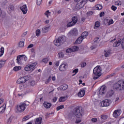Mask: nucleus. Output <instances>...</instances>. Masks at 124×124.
I'll list each match as a JSON object with an SVG mask.
<instances>
[{"instance_id": "obj_1", "label": "nucleus", "mask_w": 124, "mask_h": 124, "mask_svg": "<svg viewBox=\"0 0 124 124\" xmlns=\"http://www.w3.org/2000/svg\"><path fill=\"white\" fill-rule=\"evenodd\" d=\"M93 79L96 80L101 76V69L100 66L95 67L93 70Z\"/></svg>"}, {"instance_id": "obj_2", "label": "nucleus", "mask_w": 124, "mask_h": 124, "mask_svg": "<svg viewBox=\"0 0 124 124\" xmlns=\"http://www.w3.org/2000/svg\"><path fill=\"white\" fill-rule=\"evenodd\" d=\"M83 113V109L81 107H77L73 110V114L77 118H81Z\"/></svg>"}, {"instance_id": "obj_3", "label": "nucleus", "mask_w": 124, "mask_h": 124, "mask_svg": "<svg viewBox=\"0 0 124 124\" xmlns=\"http://www.w3.org/2000/svg\"><path fill=\"white\" fill-rule=\"evenodd\" d=\"M113 89L117 91H124V80H121L114 84Z\"/></svg>"}, {"instance_id": "obj_4", "label": "nucleus", "mask_w": 124, "mask_h": 124, "mask_svg": "<svg viewBox=\"0 0 124 124\" xmlns=\"http://www.w3.org/2000/svg\"><path fill=\"white\" fill-rule=\"evenodd\" d=\"M65 41H66V37L64 36H62V37H59L55 42L54 41V44L57 46H61V45L63 44Z\"/></svg>"}, {"instance_id": "obj_5", "label": "nucleus", "mask_w": 124, "mask_h": 124, "mask_svg": "<svg viewBox=\"0 0 124 124\" xmlns=\"http://www.w3.org/2000/svg\"><path fill=\"white\" fill-rule=\"evenodd\" d=\"M29 104H27L26 103H22L17 106L16 109L18 112H24L26 109V106H28Z\"/></svg>"}, {"instance_id": "obj_6", "label": "nucleus", "mask_w": 124, "mask_h": 124, "mask_svg": "<svg viewBox=\"0 0 124 124\" xmlns=\"http://www.w3.org/2000/svg\"><path fill=\"white\" fill-rule=\"evenodd\" d=\"M87 0H80L78 1L76 6V9H81V8H83L84 5L87 3Z\"/></svg>"}, {"instance_id": "obj_7", "label": "nucleus", "mask_w": 124, "mask_h": 124, "mask_svg": "<svg viewBox=\"0 0 124 124\" xmlns=\"http://www.w3.org/2000/svg\"><path fill=\"white\" fill-rule=\"evenodd\" d=\"M37 63H33L32 64H28L24 68L25 71H33L34 67L36 66Z\"/></svg>"}, {"instance_id": "obj_8", "label": "nucleus", "mask_w": 124, "mask_h": 124, "mask_svg": "<svg viewBox=\"0 0 124 124\" xmlns=\"http://www.w3.org/2000/svg\"><path fill=\"white\" fill-rule=\"evenodd\" d=\"M23 60L27 61V58L25 55H18L17 57L16 62L18 64H21V62H23Z\"/></svg>"}, {"instance_id": "obj_9", "label": "nucleus", "mask_w": 124, "mask_h": 124, "mask_svg": "<svg viewBox=\"0 0 124 124\" xmlns=\"http://www.w3.org/2000/svg\"><path fill=\"white\" fill-rule=\"evenodd\" d=\"M77 22H78V17H77V16H74L72 18V21L67 24V27H72V26H74Z\"/></svg>"}, {"instance_id": "obj_10", "label": "nucleus", "mask_w": 124, "mask_h": 124, "mask_svg": "<svg viewBox=\"0 0 124 124\" xmlns=\"http://www.w3.org/2000/svg\"><path fill=\"white\" fill-rule=\"evenodd\" d=\"M99 39V37L95 38L93 40V43L92 44V46L90 47L91 50H93L95 49L98 44V40Z\"/></svg>"}, {"instance_id": "obj_11", "label": "nucleus", "mask_w": 124, "mask_h": 124, "mask_svg": "<svg viewBox=\"0 0 124 124\" xmlns=\"http://www.w3.org/2000/svg\"><path fill=\"white\" fill-rule=\"evenodd\" d=\"M110 105V101L109 100H105L101 103V106L102 107H107V106H109Z\"/></svg>"}, {"instance_id": "obj_12", "label": "nucleus", "mask_w": 124, "mask_h": 124, "mask_svg": "<svg viewBox=\"0 0 124 124\" xmlns=\"http://www.w3.org/2000/svg\"><path fill=\"white\" fill-rule=\"evenodd\" d=\"M105 93H106V87L105 86H101L99 91V94L102 95L103 94H104Z\"/></svg>"}, {"instance_id": "obj_13", "label": "nucleus", "mask_w": 124, "mask_h": 124, "mask_svg": "<svg viewBox=\"0 0 124 124\" xmlns=\"http://www.w3.org/2000/svg\"><path fill=\"white\" fill-rule=\"evenodd\" d=\"M120 115H121V110L120 109L115 110L113 112V116L114 118H118Z\"/></svg>"}, {"instance_id": "obj_14", "label": "nucleus", "mask_w": 124, "mask_h": 124, "mask_svg": "<svg viewBox=\"0 0 124 124\" xmlns=\"http://www.w3.org/2000/svg\"><path fill=\"white\" fill-rule=\"evenodd\" d=\"M20 9L22 11L23 14H27V12H28V7L26 5H24L21 6Z\"/></svg>"}, {"instance_id": "obj_15", "label": "nucleus", "mask_w": 124, "mask_h": 124, "mask_svg": "<svg viewBox=\"0 0 124 124\" xmlns=\"http://www.w3.org/2000/svg\"><path fill=\"white\" fill-rule=\"evenodd\" d=\"M67 67V64H62L59 67L60 71H65V69Z\"/></svg>"}, {"instance_id": "obj_16", "label": "nucleus", "mask_w": 124, "mask_h": 124, "mask_svg": "<svg viewBox=\"0 0 124 124\" xmlns=\"http://www.w3.org/2000/svg\"><path fill=\"white\" fill-rule=\"evenodd\" d=\"M70 34L72 35H78V30H77V29L75 28L71 31Z\"/></svg>"}, {"instance_id": "obj_17", "label": "nucleus", "mask_w": 124, "mask_h": 124, "mask_svg": "<svg viewBox=\"0 0 124 124\" xmlns=\"http://www.w3.org/2000/svg\"><path fill=\"white\" fill-rule=\"evenodd\" d=\"M5 109H6V104H4L0 107V114H2L5 111Z\"/></svg>"}, {"instance_id": "obj_18", "label": "nucleus", "mask_w": 124, "mask_h": 124, "mask_svg": "<svg viewBox=\"0 0 124 124\" xmlns=\"http://www.w3.org/2000/svg\"><path fill=\"white\" fill-rule=\"evenodd\" d=\"M44 106L46 109H49V108H50L51 106H52V104H51L50 103H48L47 102H45L44 103Z\"/></svg>"}, {"instance_id": "obj_19", "label": "nucleus", "mask_w": 124, "mask_h": 124, "mask_svg": "<svg viewBox=\"0 0 124 124\" xmlns=\"http://www.w3.org/2000/svg\"><path fill=\"white\" fill-rule=\"evenodd\" d=\"M16 83L17 84H24L25 82L24 78L21 77L17 79Z\"/></svg>"}, {"instance_id": "obj_20", "label": "nucleus", "mask_w": 124, "mask_h": 124, "mask_svg": "<svg viewBox=\"0 0 124 124\" xmlns=\"http://www.w3.org/2000/svg\"><path fill=\"white\" fill-rule=\"evenodd\" d=\"M83 39H83L82 36L78 37V39L76 41L75 43V44H80L82 42V41H83Z\"/></svg>"}, {"instance_id": "obj_21", "label": "nucleus", "mask_w": 124, "mask_h": 124, "mask_svg": "<svg viewBox=\"0 0 124 124\" xmlns=\"http://www.w3.org/2000/svg\"><path fill=\"white\" fill-rule=\"evenodd\" d=\"M79 97H83L85 95V90H82L78 94Z\"/></svg>"}, {"instance_id": "obj_22", "label": "nucleus", "mask_w": 124, "mask_h": 124, "mask_svg": "<svg viewBox=\"0 0 124 124\" xmlns=\"http://www.w3.org/2000/svg\"><path fill=\"white\" fill-rule=\"evenodd\" d=\"M121 42H122V40H119L118 41L114 42L113 44V47H118V46H120Z\"/></svg>"}, {"instance_id": "obj_23", "label": "nucleus", "mask_w": 124, "mask_h": 124, "mask_svg": "<svg viewBox=\"0 0 124 124\" xmlns=\"http://www.w3.org/2000/svg\"><path fill=\"white\" fill-rule=\"evenodd\" d=\"M113 94H114V91L110 90L109 91V92H108L107 96L108 97H111Z\"/></svg>"}, {"instance_id": "obj_24", "label": "nucleus", "mask_w": 124, "mask_h": 124, "mask_svg": "<svg viewBox=\"0 0 124 124\" xmlns=\"http://www.w3.org/2000/svg\"><path fill=\"white\" fill-rule=\"evenodd\" d=\"M41 123H42V118L39 117L36 119L35 124H41Z\"/></svg>"}, {"instance_id": "obj_25", "label": "nucleus", "mask_w": 124, "mask_h": 124, "mask_svg": "<svg viewBox=\"0 0 124 124\" xmlns=\"http://www.w3.org/2000/svg\"><path fill=\"white\" fill-rule=\"evenodd\" d=\"M49 29H50V26L45 27V28H42V31L44 33H46V32H48V30H49Z\"/></svg>"}, {"instance_id": "obj_26", "label": "nucleus", "mask_w": 124, "mask_h": 124, "mask_svg": "<svg viewBox=\"0 0 124 124\" xmlns=\"http://www.w3.org/2000/svg\"><path fill=\"white\" fill-rule=\"evenodd\" d=\"M67 88H68V86L66 85H62L59 89H60V91H65V90L67 89Z\"/></svg>"}, {"instance_id": "obj_27", "label": "nucleus", "mask_w": 124, "mask_h": 124, "mask_svg": "<svg viewBox=\"0 0 124 124\" xmlns=\"http://www.w3.org/2000/svg\"><path fill=\"white\" fill-rule=\"evenodd\" d=\"M67 96H63V97H61L59 99V101L60 102H63L66 100V98Z\"/></svg>"}, {"instance_id": "obj_28", "label": "nucleus", "mask_w": 124, "mask_h": 124, "mask_svg": "<svg viewBox=\"0 0 124 124\" xmlns=\"http://www.w3.org/2000/svg\"><path fill=\"white\" fill-rule=\"evenodd\" d=\"M21 69H22V67L21 66H15L14 69L13 70L14 71L17 72V71H19V70H21Z\"/></svg>"}, {"instance_id": "obj_29", "label": "nucleus", "mask_w": 124, "mask_h": 124, "mask_svg": "<svg viewBox=\"0 0 124 124\" xmlns=\"http://www.w3.org/2000/svg\"><path fill=\"white\" fill-rule=\"evenodd\" d=\"M100 27V23L99 21H97L95 23V26H94V29H97Z\"/></svg>"}, {"instance_id": "obj_30", "label": "nucleus", "mask_w": 124, "mask_h": 124, "mask_svg": "<svg viewBox=\"0 0 124 124\" xmlns=\"http://www.w3.org/2000/svg\"><path fill=\"white\" fill-rule=\"evenodd\" d=\"M88 33L87 31L83 32L82 33L81 36L82 37L83 39L86 38V37L88 35Z\"/></svg>"}, {"instance_id": "obj_31", "label": "nucleus", "mask_w": 124, "mask_h": 124, "mask_svg": "<svg viewBox=\"0 0 124 124\" xmlns=\"http://www.w3.org/2000/svg\"><path fill=\"white\" fill-rule=\"evenodd\" d=\"M5 63V61L2 60L0 61V69L4 65Z\"/></svg>"}, {"instance_id": "obj_32", "label": "nucleus", "mask_w": 124, "mask_h": 124, "mask_svg": "<svg viewBox=\"0 0 124 124\" xmlns=\"http://www.w3.org/2000/svg\"><path fill=\"white\" fill-rule=\"evenodd\" d=\"M25 82L26 83V82H27V81H29V80H30V76H26L24 77H23Z\"/></svg>"}, {"instance_id": "obj_33", "label": "nucleus", "mask_w": 124, "mask_h": 124, "mask_svg": "<svg viewBox=\"0 0 124 124\" xmlns=\"http://www.w3.org/2000/svg\"><path fill=\"white\" fill-rule=\"evenodd\" d=\"M25 45V42L23 41H20L18 44L19 47H23Z\"/></svg>"}, {"instance_id": "obj_34", "label": "nucleus", "mask_w": 124, "mask_h": 124, "mask_svg": "<svg viewBox=\"0 0 124 124\" xmlns=\"http://www.w3.org/2000/svg\"><path fill=\"white\" fill-rule=\"evenodd\" d=\"M96 8L97 9V10H101V9H102V5L100 4L96 5Z\"/></svg>"}, {"instance_id": "obj_35", "label": "nucleus", "mask_w": 124, "mask_h": 124, "mask_svg": "<svg viewBox=\"0 0 124 124\" xmlns=\"http://www.w3.org/2000/svg\"><path fill=\"white\" fill-rule=\"evenodd\" d=\"M41 31H40V30L38 29L36 31V36H39L40 35Z\"/></svg>"}, {"instance_id": "obj_36", "label": "nucleus", "mask_w": 124, "mask_h": 124, "mask_svg": "<svg viewBox=\"0 0 124 124\" xmlns=\"http://www.w3.org/2000/svg\"><path fill=\"white\" fill-rule=\"evenodd\" d=\"M29 119H30V116L29 115L25 116L23 119L22 121L23 122H26V121H28V120H29Z\"/></svg>"}, {"instance_id": "obj_37", "label": "nucleus", "mask_w": 124, "mask_h": 124, "mask_svg": "<svg viewBox=\"0 0 124 124\" xmlns=\"http://www.w3.org/2000/svg\"><path fill=\"white\" fill-rule=\"evenodd\" d=\"M59 58H63L64 57V54L63 52L59 53L58 55Z\"/></svg>"}, {"instance_id": "obj_38", "label": "nucleus", "mask_w": 124, "mask_h": 124, "mask_svg": "<svg viewBox=\"0 0 124 124\" xmlns=\"http://www.w3.org/2000/svg\"><path fill=\"white\" fill-rule=\"evenodd\" d=\"M64 108V107L63 105H61L57 108V110L59 111V110H61V109H63Z\"/></svg>"}, {"instance_id": "obj_39", "label": "nucleus", "mask_w": 124, "mask_h": 124, "mask_svg": "<svg viewBox=\"0 0 124 124\" xmlns=\"http://www.w3.org/2000/svg\"><path fill=\"white\" fill-rule=\"evenodd\" d=\"M1 51H0V53H1V54L0 55V57H1L2 55H3V53H4V48L1 47L0 48Z\"/></svg>"}, {"instance_id": "obj_40", "label": "nucleus", "mask_w": 124, "mask_h": 124, "mask_svg": "<svg viewBox=\"0 0 124 124\" xmlns=\"http://www.w3.org/2000/svg\"><path fill=\"white\" fill-rule=\"evenodd\" d=\"M109 55H110V52L109 51H105V56L106 57H109Z\"/></svg>"}, {"instance_id": "obj_41", "label": "nucleus", "mask_w": 124, "mask_h": 124, "mask_svg": "<svg viewBox=\"0 0 124 124\" xmlns=\"http://www.w3.org/2000/svg\"><path fill=\"white\" fill-rule=\"evenodd\" d=\"M30 85L32 87H33L35 85V81L34 80H32L30 81Z\"/></svg>"}, {"instance_id": "obj_42", "label": "nucleus", "mask_w": 124, "mask_h": 124, "mask_svg": "<svg viewBox=\"0 0 124 124\" xmlns=\"http://www.w3.org/2000/svg\"><path fill=\"white\" fill-rule=\"evenodd\" d=\"M9 9H10V11L14 10V6H13V5H10L9 7Z\"/></svg>"}, {"instance_id": "obj_43", "label": "nucleus", "mask_w": 124, "mask_h": 124, "mask_svg": "<svg viewBox=\"0 0 124 124\" xmlns=\"http://www.w3.org/2000/svg\"><path fill=\"white\" fill-rule=\"evenodd\" d=\"M108 117L105 115H102L101 116V119L102 120H106Z\"/></svg>"}, {"instance_id": "obj_44", "label": "nucleus", "mask_w": 124, "mask_h": 124, "mask_svg": "<svg viewBox=\"0 0 124 124\" xmlns=\"http://www.w3.org/2000/svg\"><path fill=\"white\" fill-rule=\"evenodd\" d=\"M51 79H52V77H51V76L49 77L46 80L45 83L48 84V83H49V82H50V81H51Z\"/></svg>"}, {"instance_id": "obj_45", "label": "nucleus", "mask_w": 124, "mask_h": 124, "mask_svg": "<svg viewBox=\"0 0 124 124\" xmlns=\"http://www.w3.org/2000/svg\"><path fill=\"white\" fill-rule=\"evenodd\" d=\"M93 12L92 11H89L87 13V15H88V16H91V15H93Z\"/></svg>"}, {"instance_id": "obj_46", "label": "nucleus", "mask_w": 124, "mask_h": 124, "mask_svg": "<svg viewBox=\"0 0 124 124\" xmlns=\"http://www.w3.org/2000/svg\"><path fill=\"white\" fill-rule=\"evenodd\" d=\"M49 14H51V12H50L49 11H47L45 13V15L46 16V17L48 18Z\"/></svg>"}, {"instance_id": "obj_47", "label": "nucleus", "mask_w": 124, "mask_h": 124, "mask_svg": "<svg viewBox=\"0 0 124 124\" xmlns=\"http://www.w3.org/2000/svg\"><path fill=\"white\" fill-rule=\"evenodd\" d=\"M42 61L43 62H45V63H46V62H49V59H48V58H45L43 59Z\"/></svg>"}, {"instance_id": "obj_48", "label": "nucleus", "mask_w": 124, "mask_h": 124, "mask_svg": "<svg viewBox=\"0 0 124 124\" xmlns=\"http://www.w3.org/2000/svg\"><path fill=\"white\" fill-rule=\"evenodd\" d=\"M12 119H13V116H11L9 119L8 120V124H10L11 121H12Z\"/></svg>"}, {"instance_id": "obj_49", "label": "nucleus", "mask_w": 124, "mask_h": 124, "mask_svg": "<svg viewBox=\"0 0 124 124\" xmlns=\"http://www.w3.org/2000/svg\"><path fill=\"white\" fill-rule=\"evenodd\" d=\"M78 69H75L73 71V73H75L74 75H73V76H74L77 73H78Z\"/></svg>"}, {"instance_id": "obj_50", "label": "nucleus", "mask_w": 124, "mask_h": 124, "mask_svg": "<svg viewBox=\"0 0 124 124\" xmlns=\"http://www.w3.org/2000/svg\"><path fill=\"white\" fill-rule=\"evenodd\" d=\"M80 65H81V67H85L86 66V65H87V64L86 63V62H81L80 63Z\"/></svg>"}, {"instance_id": "obj_51", "label": "nucleus", "mask_w": 124, "mask_h": 124, "mask_svg": "<svg viewBox=\"0 0 124 124\" xmlns=\"http://www.w3.org/2000/svg\"><path fill=\"white\" fill-rule=\"evenodd\" d=\"M91 121L92 122H93V123H96V122H97V118H92Z\"/></svg>"}, {"instance_id": "obj_52", "label": "nucleus", "mask_w": 124, "mask_h": 124, "mask_svg": "<svg viewBox=\"0 0 124 124\" xmlns=\"http://www.w3.org/2000/svg\"><path fill=\"white\" fill-rule=\"evenodd\" d=\"M114 23V21L113 19H109L108 21V26H110V25H112V24Z\"/></svg>"}, {"instance_id": "obj_53", "label": "nucleus", "mask_w": 124, "mask_h": 124, "mask_svg": "<svg viewBox=\"0 0 124 124\" xmlns=\"http://www.w3.org/2000/svg\"><path fill=\"white\" fill-rule=\"evenodd\" d=\"M111 9L112 10H113V11H116V10H117V7L114 6V5H112L111 6Z\"/></svg>"}, {"instance_id": "obj_54", "label": "nucleus", "mask_w": 124, "mask_h": 124, "mask_svg": "<svg viewBox=\"0 0 124 124\" xmlns=\"http://www.w3.org/2000/svg\"><path fill=\"white\" fill-rule=\"evenodd\" d=\"M116 5H122V2L120 1H117L115 2Z\"/></svg>"}, {"instance_id": "obj_55", "label": "nucleus", "mask_w": 124, "mask_h": 124, "mask_svg": "<svg viewBox=\"0 0 124 124\" xmlns=\"http://www.w3.org/2000/svg\"><path fill=\"white\" fill-rule=\"evenodd\" d=\"M66 53H68V54H70L71 52H72V50H71V48H68L66 49Z\"/></svg>"}, {"instance_id": "obj_56", "label": "nucleus", "mask_w": 124, "mask_h": 124, "mask_svg": "<svg viewBox=\"0 0 124 124\" xmlns=\"http://www.w3.org/2000/svg\"><path fill=\"white\" fill-rule=\"evenodd\" d=\"M42 1V0H37V5H40L41 4Z\"/></svg>"}, {"instance_id": "obj_57", "label": "nucleus", "mask_w": 124, "mask_h": 124, "mask_svg": "<svg viewBox=\"0 0 124 124\" xmlns=\"http://www.w3.org/2000/svg\"><path fill=\"white\" fill-rule=\"evenodd\" d=\"M109 20L107 19V18H106L105 20H104V22L105 23H107V24H108V25L109 26Z\"/></svg>"}, {"instance_id": "obj_58", "label": "nucleus", "mask_w": 124, "mask_h": 124, "mask_svg": "<svg viewBox=\"0 0 124 124\" xmlns=\"http://www.w3.org/2000/svg\"><path fill=\"white\" fill-rule=\"evenodd\" d=\"M73 49H75V51H78L79 47H78V46H74Z\"/></svg>"}, {"instance_id": "obj_59", "label": "nucleus", "mask_w": 124, "mask_h": 124, "mask_svg": "<svg viewBox=\"0 0 124 124\" xmlns=\"http://www.w3.org/2000/svg\"><path fill=\"white\" fill-rule=\"evenodd\" d=\"M121 46L123 49H124V39L122 40Z\"/></svg>"}, {"instance_id": "obj_60", "label": "nucleus", "mask_w": 124, "mask_h": 124, "mask_svg": "<svg viewBox=\"0 0 124 124\" xmlns=\"http://www.w3.org/2000/svg\"><path fill=\"white\" fill-rule=\"evenodd\" d=\"M82 121L81 120H77L75 122L76 124H80Z\"/></svg>"}, {"instance_id": "obj_61", "label": "nucleus", "mask_w": 124, "mask_h": 124, "mask_svg": "<svg viewBox=\"0 0 124 124\" xmlns=\"http://www.w3.org/2000/svg\"><path fill=\"white\" fill-rule=\"evenodd\" d=\"M28 33V31H26L23 33V34L22 35V37H24V36H26L27 35V34Z\"/></svg>"}, {"instance_id": "obj_62", "label": "nucleus", "mask_w": 124, "mask_h": 124, "mask_svg": "<svg viewBox=\"0 0 124 124\" xmlns=\"http://www.w3.org/2000/svg\"><path fill=\"white\" fill-rule=\"evenodd\" d=\"M33 47V44H31L28 46V49H30V48H32Z\"/></svg>"}, {"instance_id": "obj_63", "label": "nucleus", "mask_w": 124, "mask_h": 124, "mask_svg": "<svg viewBox=\"0 0 124 124\" xmlns=\"http://www.w3.org/2000/svg\"><path fill=\"white\" fill-rule=\"evenodd\" d=\"M57 99H58V97H57L53 98L52 99L53 102H56V101H57Z\"/></svg>"}, {"instance_id": "obj_64", "label": "nucleus", "mask_w": 124, "mask_h": 124, "mask_svg": "<svg viewBox=\"0 0 124 124\" xmlns=\"http://www.w3.org/2000/svg\"><path fill=\"white\" fill-rule=\"evenodd\" d=\"M104 12H102L100 14V17H102L103 16V15H104Z\"/></svg>"}]
</instances>
